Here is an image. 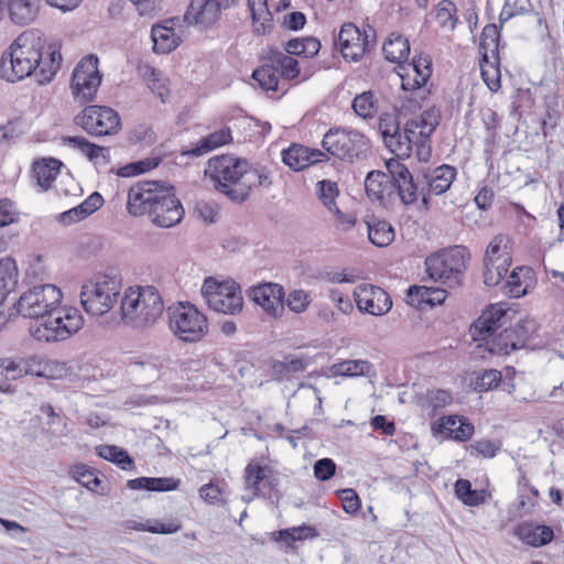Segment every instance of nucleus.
<instances>
[{
	"label": "nucleus",
	"instance_id": "7",
	"mask_svg": "<svg viewBox=\"0 0 564 564\" xmlns=\"http://www.w3.org/2000/svg\"><path fill=\"white\" fill-rule=\"evenodd\" d=\"M470 254L464 246H453L429 256L426 272L435 282L453 288L462 283Z\"/></svg>",
	"mask_w": 564,
	"mask_h": 564
},
{
	"label": "nucleus",
	"instance_id": "56",
	"mask_svg": "<svg viewBox=\"0 0 564 564\" xmlns=\"http://www.w3.org/2000/svg\"><path fill=\"white\" fill-rule=\"evenodd\" d=\"M278 538L276 540L283 541L286 544H291L295 541L305 540L308 538L316 536L315 529L307 527V525H301V527H294L285 530H280L276 532Z\"/></svg>",
	"mask_w": 564,
	"mask_h": 564
},
{
	"label": "nucleus",
	"instance_id": "34",
	"mask_svg": "<svg viewBox=\"0 0 564 564\" xmlns=\"http://www.w3.org/2000/svg\"><path fill=\"white\" fill-rule=\"evenodd\" d=\"M248 8L252 19L253 32L263 35L272 29V14L268 0H248Z\"/></svg>",
	"mask_w": 564,
	"mask_h": 564
},
{
	"label": "nucleus",
	"instance_id": "36",
	"mask_svg": "<svg viewBox=\"0 0 564 564\" xmlns=\"http://www.w3.org/2000/svg\"><path fill=\"white\" fill-rule=\"evenodd\" d=\"M104 204V198L98 192L91 193L78 206L62 214V220L66 224L77 223L98 210Z\"/></svg>",
	"mask_w": 564,
	"mask_h": 564
},
{
	"label": "nucleus",
	"instance_id": "42",
	"mask_svg": "<svg viewBox=\"0 0 564 564\" xmlns=\"http://www.w3.org/2000/svg\"><path fill=\"white\" fill-rule=\"evenodd\" d=\"M252 78L258 83L259 87L268 94L274 95L280 91L279 70L273 62L254 69Z\"/></svg>",
	"mask_w": 564,
	"mask_h": 564
},
{
	"label": "nucleus",
	"instance_id": "49",
	"mask_svg": "<svg viewBox=\"0 0 564 564\" xmlns=\"http://www.w3.org/2000/svg\"><path fill=\"white\" fill-rule=\"evenodd\" d=\"M368 237L377 247H387L394 240V229L388 221L379 220L368 225Z\"/></svg>",
	"mask_w": 564,
	"mask_h": 564
},
{
	"label": "nucleus",
	"instance_id": "2",
	"mask_svg": "<svg viewBox=\"0 0 564 564\" xmlns=\"http://www.w3.org/2000/svg\"><path fill=\"white\" fill-rule=\"evenodd\" d=\"M205 175L216 191L235 203L247 200L257 187L271 185L265 167L253 166L247 160L230 154L210 158Z\"/></svg>",
	"mask_w": 564,
	"mask_h": 564
},
{
	"label": "nucleus",
	"instance_id": "26",
	"mask_svg": "<svg viewBox=\"0 0 564 564\" xmlns=\"http://www.w3.org/2000/svg\"><path fill=\"white\" fill-rule=\"evenodd\" d=\"M326 153L318 149H311L302 144H292L282 151V161L293 171H302L310 165L327 161Z\"/></svg>",
	"mask_w": 564,
	"mask_h": 564
},
{
	"label": "nucleus",
	"instance_id": "50",
	"mask_svg": "<svg viewBox=\"0 0 564 564\" xmlns=\"http://www.w3.org/2000/svg\"><path fill=\"white\" fill-rule=\"evenodd\" d=\"M454 488L456 497L466 506L476 507L485 501V492L473 489L467 479L456 480Z\"/></svg>",
	"mask_w": 564,
	"mask_h": 564
},
{
	"label": "nucleus",
	"instance_id": "3",
	"mask_svg": "<svg viewBox=\"0 0 564 564\" xmlns=\"http://www.w3.org/2000/svg\"><path fill=\"white\" fill-rule=\"evenodd\" d=\"M127 209L132 216L148 214L153 224L170 228L178 224L184 209L172 188H164L158 182H142L130 187Z\"/></svg>",
	"mask_w": 564,
	"mask_h": 564
},
{
	"label": "nucleus",
	"instance_id": "23",
	"mask_svg": "<svg viewBox=\"0 0 564 564\" xmlns=\"http://www.w3.org/2000/svg\"><path fill=\"white\" fill-rule=\"evenodd\" d=\"M315 194L328 213L335 217L338 225L344 229H349L355 226L356 218L350 214L343 213L336 204V199L339 195L337 182L330 180L318 181L315 185Z\"/></svg>",
	"mask_w": 564,
	"mask_h": 564
},
{
	"label": "nucleus",
	"instance_id": "4",
	"mask_svg": "<svg viewBox=\"0 0 564 564\" xmlns=\"http://www.w3.org/2000/svg\"><path fill=\"white\" fill-rule=\"evenodd\" d=\"M164 303L159 291L151 285L128 288L120 301L121 319L133 328L153 326L162 316Z\"/></svg>",
	"mask_w": 564,
	"mask_h": 564
},
{
	"label": "nucleus",
	"instance_id": "18",
	"mask_svg": "<svg viewBox=\"0 0 564 564\" xmlns=\"http://www.w3.org/2000/svg\"><path fill=\"white\" fill-rule=\"evenodd\" d=\"M354 300L357 308L361 313H367L372 316H383L392 308V300L388 292L383 289L362 283L355 288Z\"/></svg>",
	"mask_w": 564,
	"mask_h": 564
},
{
	"label": "nucleus",
	"instance_id": "29",
	"mask_svg": "<svg viewBox=\"0 0 564 564\" xmlns=\"http://www.w3.org/2000/svg\"><path fill=\"white\" fill-rule=\"evenodd\" d=\"M393 182L390 174L381 171H370L365 178V189L368 198L386 206L392 194Z\"/></svg>",
	"mask_w": 564,
	"mask_h": 564
},
{
	"label": "nucleus",
	"instance_id": "30",
	"mask_svg": "<svg viewBox=\"0 0 564 564\" xmlns=\"http://www.w3.org/2000/svg\"><path fill=\"white\" fill-rule=\"evenodd\" d=\"M173 25L174 21L167 20L164 24H155L152 26L151 39L155 53L167 54L180 45L181 37L175 32Z\"/></svg>",
	"mask_w": 564,
	"mask_h": 564
},
{
	"label": "nucleus",
	"instance_id": "45",
	"mask_svg": "<svg viewBox=\"0 0 564 564\" xmlns=\"http://www.w3.org/2000/svg\"><path fill=\"white\" fill-rule=\"evenodd\" d=\"M18 284L17 263L11 258L0 261V304L13 292Z\"/></svg>",
	"mask_w": 564,
	"mask_h": 564
},
{
	"label": "nucleus",
	"instance_id": "57",
	"mask_svg": "<svg viewBox=\"0 0 564 564\" xmlns=\"http://www.w3.org/2000/svg\"><path fill=\"white\" fill-rule=\"evenodd\" d=\"M159 163L160 159L158 158L144 159L120 167L118 174L122 177L135 176L153 170Z\"/></svg>",
	"mask_w": 564,
	"mask_h": 564
},
{
	"label": "nucleus",
	"instance_id": "38",
	"mask_svg": "<svg viewBox=\"0 0 564 564\" xmlns=\"http://www.w3.org/2000/svg\"><path fill=\"white\" fill-rule=\"evenodd\" d=\"M231 140L232 135L230 129L221 128L202 138L199 142L187 153L192 154L193 156H200L219 147L230 143Z\"/></svg>",
	"mask_w": 564,
	"mask_h": 564
},
{
	"label": "nucleus",
	"instance_id": "59",
	"mask_svg": "<svg viewBox=\"0 0 564 564\" xmlns=\"http://www.w3.org/2000/svg\"><path fill=\"white\" fill-rule=\"evenodd\" d=\"M162 366L158 358H147L144 360H135L130 364L133 372H143L149 380L159 378V370Z\"/></svg>",
	"mask_w": 564,
	"mask_h": 564
},
{
	"label": "nucleus",
	"instance_id": "8",
	"mask_svg": "<svg viewBox=\"0 0 564 564\" xmlns=\"http://www.w3.org/2000/svg\"><path fill=\"white\" fill-rule=\"evenodd\" d=\"M169 327L183 343H198L209 330L207 317L189 302H178L167 307Z\"/></svg>",
	"mask_w": 564,
	"mask_h": 564
},
{
	"label": "nucleus",
	"instance_id": "25",
	"mask_svg": "<svg viewBox=\"0 0 564 564\" xmlns=\"http://www.w3.org/2000/svg\"><path fill=\"white\" fill-rule=\"evenodd\" d=\"M506 311L498 304L490 305L482 314L473 323L470 334L474 340L484 341L497 333L503 324Z\"/></svg>",
	"mask_w": 564,
	"mask_h": 564
},
{
	"label": "nucleus",
	"instance_id": "19",
	"mask_svg": "<svg viewBox=\"0 0 564 564\" xmlns=\"http://www.w3.org/2000/svg\"><path fill=\"white\" fill-rule=\"evenodd\" d=\"M386 167L393 182L392 194L395 193L400 203L404 206L417 203L420 191L406 165L398 159H389Z\"/></svg>",
	"mask_w": 564,
	"mask_h": 564
},
{
	"label": "nucleus",
	"instance_id": "44",
	"mask_svg": "<svg viewBox=\"0 0 564 564\" xmlns=\"http://www.w3.org/2000/svg\"><path fill=\"white\" fill-rule=\"evenodd\" d=\"M437 25L446 32H453L458 23V10L452 0H441L434 10Z\"/></svg>",
	"mask_w": 564,
	"mask_h": 564
},
{
	"label": "nucleus",
	"instance_id": "28",
	"mask_svg": "<svg viewBox=\"0 0 564 564\" xmlns=\"http://www.w3.org/2000/svg\"><path fill=\"white\" fill-rule=\"evenodd\" d=\"M404 70L400 74L403 90H416L424 86L431 77V59L429 56L414 57L412 63L401 66Z\"/></svg>",
	"mask_w": 564,
	"mask_h": 564
},
{
	"label": "nucleus",
	"instance_id": "46",
	"mask_svg": "<svg viewBox=\"0 0 564 564\" xmlns=\"http://www.w3.org/2000/svg\"><path fill=\"white\" fill-rule=\"evenodd\" d=\"M65 371V365L62 362L54 360H37V358L31 359L26 369V372L37 377L52 379L62 377Z\"/></svg>",
	"mask_w": 564,
	"mask_h": 564
},
{
	"label": "nucleus",
	"instance_id": "13",
	"mask_svg": "<svg viewBox=\"0 0 564 564\" xmlns=\"http://www.w3.org/2000/svg\"><path fill=\"white\" fill-rule=\"evenodd\" d=\"M538 329L534 319H524L499 334L495 333L485 341L490 354L509 355L511 351L527 347Z\"/></svg>",
	"mask_w": 564,
	"mask_h": 564
},
{
	"label": "nucleus",
	"instance_id": "31",
	"mask_svg": "<svg viewBox=\"0 0 564 564\" xmlns=\"http://www.w3.org/2000/svg\"><path fill=\"white\" fill-rule=\"evenodd\" d=\"M63 143L79 150L95 166H106L110 162V150L89 142L84 137H65Z\"/></svg>",
	"mask_w": 564,
	"mask_h": 564
},
{
	"label": "nucleus",
	"instance_id": "17",
	"mask_svg": "<svg viewBox=\"0 0 564 564\" xmlns=\"http://www.w3.org/2000/svg\"><path fill=\"white\" fill-rule=\"evenodd\" d=\"M343 57L347 62H359L375 43L373 35L361 32L354 23H345L336 37Z\"/></svg>",
	"mask_w": 564,
	"mask_h": 564
},
{
	"label": "nucleus",
	"instance_id": "53",
	"mask_svg": "<svg viewBox=\"0 0 564 564\" xmlns=\"http://www.w3.org/2000/svg\"><path fill=\"white\" fill-rule=\"evenodd\" d=\"M371 365L367 360H344L332 367L333 373L336 376L356 377L369 372Z\"/></svg>",
	"mask_w": 564,
	"mask_h": 564
},
{
	"label": "nucleus",
	"instance_id": "40",
	"mask_svg": "<svg viewBox=\"0 0 564 564\" xmlns=\"http://www.w3.org/2000/svg\"><path fill=\"white\" fill-rule=\"evenodd\" d=\"M382 52L388 61L401 64L410 55V43L402 35L391 34L383 43Z\"/></svg>",
	"mask_w": 564,
	"mask_h": 564
},
{
	"label": "nucleus",
	"instance_id": "55",
	"mask_svg": "<svg viewBox=\"0 0 564 564\" xmlns=\"http://www.w3.org/2000/svg\"><path fill=\"white\" fill-rule=\"evenodd\" d=\"M148 87L162 102H165L170 96L167 80L154 68H149L145 74Z\"/></svg>",
	"mask_w": 564,
	"mask_h": 564
},
{
	"label": "nucleus",
	"instance_id": "22",
	"mask_svg": "<svg viewBox=\"0 0 564 564\" xmlns=\"http://www.w3.org/2000/svg\"><path fill=\"white\" fill-rule=\"evenodd\" d=\"M456 175V167L449 164H441L436 167L421 169L419 180L427 194L438 196L451 188Z\"/></svg>",
	"mask_w": 564,
	"mask_h": 564
},
{
	"label": "nucleus",
	"instance_id": "10",
	"mask_svg": "<svg viewBox=\"0 0 564 564\" xmlns=\"http://www.w3.org/2000/svg\"><path fill=\"white\" fill-rule=\"evenodd\" d=\"M423 120H425L424 111L420 116L406 121L404 129L401 130L395 120L380 119L379 130L384 145L399 159L410 158L415 138L417 135L423 138L426 135V131L420 130Z\"/></svg>",
	"mask_w": 564,
	"mask_h": 564
},
{
	"label": "nucleus",
	"instance_id": "43",
	"mask_svg": "<svg viewBox=\"0 0 564 564\" xmlns=\"http://www.w3.org/2000/svg\"><path fill=\"white\" fill-rule=\"evenodd\" d=\"M480 72L482 80L485 82L488 89L492 93L498 91L501 87V74L498 54L492 55V61H490L488 52H482Z\"/></svg>",
	"mask_w": 564,
	"mask_h": 564
},
{
	"label": "nucleus",
	"instance_id": "20",
	"mask_svg": "<svg viewBox=\"0 0 564 564\" xmlns=\"http://www.w3.org/2000/svg\"><path fill=\"white\" fill-rule=\"evenodd\" d=\"M243 478L246 488L251 490L253 497H271L279 484L272 467L256 463L246 466Z\"/></svg>",
	"mask_w": 564,
	"mask_h": 564
},
{
	"label": "nucleus",
	"instance_id": "16",
	"mask_svg": "<svg viewBox=\"0 0 564 564\" xmlns=\"http://www.w3.org/2000/svg\"><path fill=\"white\" fill-rule=\"evenodd\" d=\"M76 123L91 135H109L120 129V117L109 107L88 106L76 117Z\"/></svg>",
	"mask_w": 564,
	"mask_h": 564
},
{
	"label": "nucleus",
	"instance_id": "24",
	"mask_svg": "<svg viewBox=\"0 0 564 564\" xmlns=\"http://www.w3.org/2000/svg\"><path fill=\"white\" fill-rule=\"evenodd\" d=\"M474 431V425L462 415H446L432 425L433 435H442L458 442L470 440Z\"/></svg>",
	"mask_w": 564,
	"mask_h": 564
},
{
	"label": "nucleus",
	"instance_id": "62",
	"mask_svg": "<svg viewBox=\"0 0 564 564\" xmlns=\"http://www.w3.org/2000/svg\"><path fill=\"white\" fill-rule=\"evenodd\" d=\"M343 509L349 514H356L360 509V500L354 489H343L338 491Z\"/></svg>",
	"mask_w": 564,
	"mask_h": 564
},
{
	"label": "nucleus",
	"instance_id": "61",
	"mask_svg": "<svg viewBox=\"0 0 564 564\" xmlns=\"http://www.w3.org/2000/svg\"><path fill=\"white\" fill-rule=\"evenodd\" d=\"M498 36L499 31L496 24H488L482 30L480 48L487 52V48L492 45L491 54H498Z\"/></svg>",
	"mask_w": 564,
	"mask_h": 564
},
{
	"label": "nucleus",
	"instance_id": "5",
	"mask_svg": "<svg viewBox=\"0 0 564 564\" xmlns=\"http://www.w3.org/2000/svg\"><path fill=\"white\" fill-rule=\"evenodd\" d=\"M121 289L122 279L118 273H97L82 285L80 303L89 315L102 316L117 304Z\"/></svg>",
	"mask_w": 564,
	"mask_h": 564
},
{
	"label": "nucleus",
	"instance_id": "11",
	"mask_svg": "<svg viewBox=\"0 0 564 564\" xmlns=\"http://www.w3.org/2000/svg\"><path fill=\"white\" fill-rule=\"evenodd\" d=\"M62 292L55 285H35L21 294L14 307L19 315L40 323L62 303Z\"/></svg>",
	"mask_w": 564,
	"mask_h": 564
},
{
	"label": "nucleus",
	"instance_id": "27",
	"mask_svg": "<svg viewBox=\"0 0 564 564\" xmlns=\"http://www.w3.org/2000/svg\"><path fill=\"white\" fill-rule=\"evenodd\" d=\"M223 0H192L185 13L189 24L204 28L218 21L221 13Z\"/></svg>",
	"mask_w": 564,
	"mask_h": 564
},
{
	"label": "nucleus",
	"instance_id": "63",
	"mask_svg": "<svg viewBox=\"0 0 564 564\" xmlns=\"http://www.w3.org/2000/svg\"><path fill=\"white\" fill-rule=\"evenodd\" d=\"M336 471V464L330 458H322L314 464V476L322 481L330 479Z\"/></svg>",
	"mask_w": 564,
	"mask_h": 564
},
{
	"label": "nucleus",
	"instance_id": "33",
	"mask_svg": "<svg viewBox=\"0 0 564 564\" xmlns=\"http://www.w3.org/2000/svg\"><path fill=\"white\" fill-rule=\"evenodd\" d=\"M424 119L420 130L426 131V135L416 137L415 143H413V149H415V155L420 162H429L432 155V150L430 145V137L434 132L436 126L438 124L437 115L434 110H425Z\"/></svg>",
	"mask_w": 564,
	"mask_h": 564
},
{
	"label": "nucleus",
	"instance_id": "14",
	"mask_svg": "<svg viewBox=\"0 0 564 564\" xmlns=\"http://www.w3.org/2000/svg\"><path fill=\"white\" fill-rule=\"evenodd\" d=\"M98 57L88 55L80 59L72 75L70 88L76 100L82 104L91 101L101 84Z\"/></svg>",
	"mask_w": 564,
	"mask_h": 564
},
{
	"label": "nucleus",
	"instance_id": "9",
	"mask_svg": "<svg viewBox=\"0 0 564 564\" xmlns=\"http://www.w3.org/2000/svg\"><path fill=\"white\" fill-rule=\"evenodd\" d=\"M323 149L333 156L348 162L361 160L370 150L368 138L357 131L345 128H330L323 137Z\"/></svg>",
	"mask_w": 564,
	"mask_h": 564
},
{
	"label": "nucleus",
	"instance_id": "54",
	"mask_svg": "<svg viewBox=\"0 0 564 564\" xmlns=\"http://www.w3.org/2000/svg\"><path fill=\"white\" fill-rule=\"evenodd\" d=\"M501 381V372L496 369H488L475 372L471 386L476 391L487 392L496 388Z\"/></svg>",
	"mask_w": 564,
	"mask_h": 564
},
{
	"label": "nucleus",
	"instance_id": "35",
	"mask_svg": "<svg viewBox=\"0 0 564 564\" xmlns=\"http://www.w3.org/2000/svg\"><path fill=\"white\" fill-rule=\"evenodd\" d=\"M508 293L512 297H521L533 284V271L528 267H517L507 279Z\"/></svg>",
	"mask_w": 564,
	"mask_h": 564
},
{
	"label": "nucleus",
	"instance_id": "41",
	"mask_svg": "<svg viewBox=\"0 0 564 564\" xmlns=\"http://www.w3.org/2000/svg\"><path fill=\"white\" fill-rule=\"evenodd\" d=\"M408 299L411 305L425 303L434 306L445 301L446 291L443 289L412 285L408 291Z\"/></svg>",
	"mask_w": 564,
	"mask_h": 564
},
{
	"label": "nucleus",
	"instance_id": "15",
	"mask_svg": "<svg viewBox=\"0 0 564 564\" xmlns=\"http://www.w3.org/2000/svg\"><path fill=\"white\" fill-rule=\"evenodd\" d=\"M511 262L508 238L497 235L489 242L484 257V283L488 286L498 285L507 275Z\"/></svg>",
	"mask_w": 564,
	"mask_h": 564
},
{
	"label": "nucleus",
	"instance_id": "6",
	"mask_svg": "<svg viewBox=\"0 0 564 564\" xmlns=\"http://www.w3.org/2000/svg\"><path fill=\"white\" fill-rule=\"evenodd\" d=\"M84 325L79 310L73 306L57 305L36 325L30 328L32 336L39 341H62L76 334Z\"/></svg>",
	"mask_w": 564,
	"mask_h": 564
},
{
	"label": "nucleus",
	"instance_id": "1",
	"mask_svg": "<svg viewBox=\"0 0 564 564\" xmlns=\"http://www.w3.org/2000/svg\"><path fill=\"white\" fill-rule=\"evenodd\" d=\"M59 46L50 44L46 48L40 39L22 33L6 48L0 57V78L14 84L34 77L39 85L53 80L62 65Z\"/></svg>",
	"mask_w": 564,
	"mask_h": 564
},
{
	"label": "nucleus",
	"instance_id": "39",
	"mask_svg": "<svg viewBox=\"0 0 564 564\" xmlns=\"http://www.w3.org/2000/svg\"><path fill=\"white\" fill-rule=\"evenodd\" d=\"M63 163L53 158L42 159L36 161L33 165V173L36 177L37 184L43 191L51 187L52 183L59 173Z\"/></svg>",
	"mask_w": 564,
	"mask_h": 564
},
{
	"label": "nucleus",
	"instance_id": "32",
	"mask_svg": "<svg viewBox=\"0 0 564 564\" xmlns=\"http://www.w3.org/2000/svg\"><path fill=\"white\" fill-rule=\"evenodd\" d=\"M514 534L523 543L538 547L550 543L554 538V532L551 527L544 524H535L533 522H522L516 530Z\"/></svg>",
	"mask_w": 564,
	"mask_h": 564
},
{
	"label": "nucleus",
	"instance_id": "47",
	"mask_svg": "<svg viewBox=\"0 0 564 564\" xmlns=\"http://www.w3.org/2000/svg\"><path fill=\"white\" fill-rule=\"evenodd\" d=\"M96 452L99 457L109 460L122 470H131L134 468L133 459L128 453L115 445H100L96 447Z\"/></svg>",
	"mask_w": 564,
	"mask_h": 564
},
{
	"label": "nucleus",
	"instance_id": "64",
	"mask_svg": "<svg viewBox=\"0 0 564 564\" xmlns=\"http://www.w3.org/2000/svg\"><path fill=\"white\" fill-rule=\"evenodd\" d=\"M328 297L340 313L348 315L352 312V302L350 301L349 296L345 295L339 290L330 289Z\"/></svg>",
	"mask_w": 564,
	"mask_h": 564
},
{
	"label": "nucleus",
	"instance_id": "60",
	"mask_svg": "<svg viewBox=\"0 0 564 564\" xmlns=\"http://www.w3.org/2000/svg\"><path fill=\"white\" fill-rule=\"evenodd\" d=\"M310 303V294L304 290H293L286 297L288 307L296 314L305 312Z\"/></svg>",
	"mask_w": 564,
	"mask_h": 564
},
{
	"label": "nucleus",
	"instance_id": "37",
	"mask_svg": "<svg viewBox=\"0 0 564 564\" xmlns=\"http://www.w3.org/2000/svg\"><path fill=\"white\" fill-rule=\"evenodd\" d=\"M8 10L13 23L25 25L34 21L37 14L36 0H8Z\"/></svg>",
	"mask_w": 564,
	"mask_h": 564
},
{
	"label": "nucleus",
	"instance_id": "58",
	"mask_svg": "<svg viewBox=\"0 0 564 564\" xmlns=\"http://www.w3.org/2000/svg\"><path fill=\"white\" fill-rule=\"evenodd\" d=\"M72 477L88 488L89 490H94L100 484L99 478L96 476L94 470L89 469L85 465H76L70 470Z\"/></svg>",
	"mask_w": 564,
	"mask_h": 564
},
{
	"label": "nucleus",
	"instance_id": "12",
	"mask_svg": "<svg viewBox=\"0 0 564 564\" xmlns=\"http://www.w3.org/2000/svg\"><path fill=\"white\" fill-rule=\"evenodd\" d=\"M202 295L208 307L217 313L234 315L243 306L240 286L232 281L218 282L209 276L203 283Z\"/></svg>",
	"mask_w": 564,
	"mask_h": 564
},
{
	"label": "nucleus",
	"instance_id": "48",
	"mask_svg": "<svg viewBox=\"0 0 564 564\" xmlns=\"http://www.w3.org/2000/svg\"><path fill=\"white\" fill-rule=\"evenodd\" d=\"M356 115L362 119H372L378 112V100L371 90L357 95L351 104Z\"/></svg>",
	"mask_w": 564,
	"mask_h": 564
},
{
	"label": "nucleus",
	"instance_id": "51",
	"mask_svg": "<svg viewBox=\"0 0 564 564\" xmlns=\"http://www.w3.org/2000/svg\"><path fill=\"white\" fill-rule=\"evenodd\" d=\"M481 121L485 127V152L491 155L497 138L498 115L492 109H487L481 115Z\"/></svg>",
	"mask_w": 564,
	"mask_h": 564
},
{
	"label": "nucleus",
	"instance_id": "52",
	"mask_svg": "<svg viewBox=\"0 0 564 564\" xmlns=\"http://www.w3.org/2000/svg\"><path fill=\"white\" fill-rule=\"evenodd\" d=\"M273 64L278 67L279 77L286 80H295L300 77V62L293 56L279 54L274 57Z\"/></svg>",
	"mask_w": 564,
	"mask_h": 564
},
{
	"label": "nucleus",
	"instance_id": "21",
	"mask_svg": "<svg viewBox=\"0 0 564 564\" xmlns=\"http://www.w3.org/2000/svg\"><path fill=\"white\" fill-rule=\"evenodd\" d=\"M284 295L283 286L272 282L254 285L248 290L249 299L273 317H278L283 313Z\"/></svg>",
	"mask_w": 564,
	"mask_h": 564
}]
</instances>
